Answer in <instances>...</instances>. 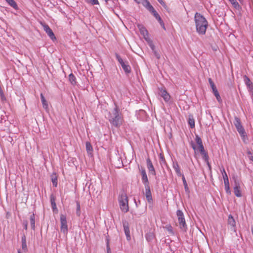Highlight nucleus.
Returning a JSON list of instances; mask_svg holds the SVG:
<instances>
[{
	"instance_id": "obj_9",
	"label": "nucleus",
	"mask_w": 253,
	"mask_h": 253,
	"mask_svg": "<svg viewBox=\"0 0 253 253\" xmlns=\"http://www.w3.org/2000/svg\"><path fill=\"white\" fill-rule=\"evenodd\" d=\"M139 170L141 172L142 176V182L144 186H149V182L145 169L143 168H141L139 169Z\"/></svg>"
},
{
	"instance_id": "obj_57",
	"label": "nucleus",
	"mask_w": 253,
	"mask_h": 253,
	"mask_svg": "<svg viewBox=\"0 0 253 253\" xmlns=\"http://www.w3.org/2000/svg\"><path fill=\"white\" fill-rule=\"evenodd\" d=\"M222 176H223V180L224 179V178H226V179L228 178L226 173H223V174L222 175Z\"/></svg>"
},
{
	"instance_id": "obj_5",
	"label": "nucleus",
	"mask_w": 253,
	"mask_h": 253,
	"mask_svg": "<svg viewBox=\"0 0 253 253\" xmlns=\"http://www.w3.org/2000/svg\"><path fill=\"white\" fill-rule=\"evenodd\" d=\"M176 215L178 217V221L180 228L181 230L186 231L187 229V225L183 212L181 210H178L176 211Z\"/></svg>"
},
{
	"instance_id": "obj_53",
	"label": "nucleus",
	"mask_w": 253,
	"mask_h": 253,
	"mask_svg": "<svg viewBox=\"0 0 253 253\" xmlns=\"http://www.w3.org/2000/svg\"><path fill=\"white\" fill-rule=\"evenodd\" d=\"M150 46L151 48L153 50V51L155 50H154V49H155V45L153 44V43L152 42L150 44Z\"/></svg>"
},
{
	"instance_id": "obj_29",
	"label": "nucleus",
	"mask_w": 253,
	"mask_h": 253,
	"mask_svg": "<svg viewBox=\"0 0 253 253\" xmlns=\"http://www.w3.org/2000/svg\"><path fill=\"white\" fill-rule=\"evenodd\" d=\"M201 154L202 155V158L203 160L205 161V162L209 161V157L207 151H205L204 152L201 153Z\"/></svg>"
},
{
	"instance_id": "obj_34",
	"label": "nucleus",
	"mask_w": 253,
	"mask_h": 253,
	"mask_svg": "<svg viewBox=\"0 0 253 253\" xmlns=\"http://www.w3.org/2000/svg\"><path fill=\"white\" fill-rule=\"evenodd\" d=\"M231 3L233 5V6L236 8V9H239L241 8V6L239 3L236 0H234L232 1Z\"/></svg>"
},
{
	"instance_id": "obj_36",
	"label": "nucleus",
	"mask_w": 253,
	"mask_h": 253,
	"mask_svg": "<svg viewBox=\"0 0 253 253\" xmlns=\"http://www.w3.org/2000/svg\"><path fill=\"white\" fill-rule=\"evenodd\" d=\"M0 97L2 102H4L6 101V98L4 95L3 90L0 91Z\"/></svg>"
},
{
	"instance_id": "obj_25",
	"label": "nucleus",
	"mask_w": 253,
	"mask_h": 253,
	"mask_svg": "<svg viewBox=\"0 0 253 253\" xmlns=\"http://www.w3.org/2000/svg\"><path fill=\"white\" fill-rule=\"evenodd\" d=\"M69 80L72 84L75 85L76 84V78L73 74L71 73L69 75Z\"/></svg>"
},
{
	"instance_id": "obj_52",
	"label": "nucleus",
	"mask_w": 253,
	"mask_h": 253,
	"mask_svg": "<svg viewBox=\"0 0 253 253\" xmlns=\"http://www.w3.org/2000/svg\"><path fill=\"white\" fill-rule=\"evenodd\" d=\"M205 163L207 164L209 169L211 170V164L209 163V161H208V162H205Z\"/></svg>"
},
{
	"instance_id": "obj_26",
	"label": "nucleus",
	"mask_w": 253,
	"mask_h": 253,
	"mask_svg": "<svg viewBox=\"0 0 253 253\" xmlns=\"http://www.w3.org/2000/svg\"><path fill=\"white\" fill-rule=\"evenodd\" d=\"M8 4L11 7L16 9L18 8V6L16 2L14 0H5Z\"/></svg>"
},
{
	"instance_id": "obj_8",
	"label": "nucleus",
	"mask_w": 253,
	"mask_h": 253,
	"mask_svg": "<svg viewBox=\"0 0 253 253\" xmlns=\"http://www.w3.org/2000/svg\"><path fill=\"white\" fill-rule=\"evenodd\" d=\"M123 225L126 239L127 241H129L131 239V237L130 234L129 223L127 221L124 220L123 221Z\"/></svg>"
},
{
	"instance_id": "obj_15",
	"label": "nucleus",
	"mask_w": 253,
	"mask_h": 253,
	"mask_svg": "<svg viewBox=\"0 0 253 253\" xmlns=\"http://www.w3.org/2000/svg\"><path fill=\"white\" fill-rule=\"evenodd\" d=\"M172 167L178 176L182 177L184 174L181 172L179 165L176 162H173Z\"/></svg>"
},
{
	"instance_id": "obj_2",
	"label": "nucleus",
	"mask_w": 253,
	"mask_h": 253,
	"mask_svg": "<svg viewBox=\"0 0 253 253\" xmlns=\"http://www.w3.org/2000/svg\"><path fill=\"white\" fill-rule=\"evenodd\" d=\"M196 32L198 34L204 35L208 26V22L203 15L196 12L194 16Z\"/></svg>"
},
{
	"instance_id": "obj_46",
	"label": "nucleus",
	"mask_w": 253,
	"mask_h": 253,
	"mask_svg": "<svg viewBox=\"0 0 253 253\" xmlns=\"http://www.w3.org/2000/svg\"><path fill=\"white\" fill-rule=\"evenodd\" d=\"M153 52H154V54L155 56H156V57L157 59H160V54L156 50H154Z\"/></svg>"
},
{
	"instance_id": "obj_6",
	"label": "nucleus",
	"mask_w": 253,
	"mask_h": 253,
	"mask_svg": "<svg viewBox=\"0 0 253 253\" xmlns=\"http://www.w3.org/2000/svg\"><path fill=\"white\" fill-rule=\"evenodd\" d=\"M115 56L116 57L117 60L119 62V63L121 64L123 70L124 72L128 74L130 73L131 72V67L128 64H126L125 62L123 61L121 57L118 54L116 53Z\"/></svg>"
},
{
	"instance_id": "obj_37",
	"label": "nucleus",
	"mask_w": 253,
	"mask_h": 253,
	"mask_svg": "<svg viewBox=\"0 0 253 253\" xmlns=\"http://www.w3.org/2000/svg\"><path fill=\"white\" fill-rule=\"evenodd\" d=\"M51 181L53 184V186L57 187V178L56 176H53L52 175L51 176Z\"/></svg>"
},
{
	"instance_id": "obj_45",
	"label": "nucleus",
	"mask_w": 253,
	"mask_h": 253,
	"mask_svg": "<svg viewBox=\"0 0 253 253\" xmlns=\"http://www.w3.org/2000/svg\"><path fill=\"white\" fill-rule=\"evenodd\" d=\"M23 226H24V228L25 230H27L28 222L26 220L24 221L23 222Z\"/></svg>"
},
{
	"instance_id": "obj_3",
	"label": "nucleus",
	"mask_w": 253,
	"mask_h": 253,
	"mask_svg": "<svg viewBox=\"0 0 253 253\" xmlns=\"http://www.w3.org/2000/svg\"><path fill=\"white\" fill-rule=\"evenodd\" d=\"M234 125L235 126L238 133L242 137L244 142L247 143V140L248 139L247 135L246 134L245 130L242 125L241 120L238 117H235Z\"/></svg>"
},
{
	"instance_id": "obj_31",
	"label": "nucleus",
	"mask_w": 253,
	"mask_h": 253,
	"mask_svg": "<svg viewBox=\"0 0 253 253\" xmlns=\"http://www.w3.org/2000/svg\"><path fill=\"white\" fill-rule=\"evenodd\" d=\"M155 17V18L159 21H161L162 19L158 12L155 10V9H154L151 12Z\"/></svg>"
},
{
	"instance_id": "obj_32",
	"label": "nucleus",
	"mask_w": 253,
	"mask_h": 253,
	"mask_svg": "<svg viewBox=\"0 0 253 253\" xmlns=\"http://www.w3.org/2000/svg\"><path fill=\"white\" fill-rule=\"evenodd\" d=\"M195 140H196V143L197 144L198 146L203 145L202 140L201 138H200V137L199 136V135H196Z\"/></svg>"
},
{
	"instance_id": "obj_43",
	"label": "nucleus",
	"mask_w": 253,
	"mask_h": 253,
	"mask_svg": "<svg viewBox=\"0 0 253 253\" xmlns=\"http://www.w3.org/2000/svg\"><path fill=\"white\" fill-rule=\"evenodd\" d=\"M225 189L226 193H227L228 194H231V191H230V189L229 186H225Z\"/></svg>"
},
{
	"instance_id": "obj_7",
	"label": "nucleus",
	"mask_w": 253,
	"mask_h": 253,
	"mask_svg": "<svg viewBox=\"0 0 253 253\" xmlns=\"http://www.w3.org/2000/svg\"><path fill=\"white\" fill-rule=\"evenodd\" d=\"M60 220L61 223V231L63 232L64 234H67L68 232V225L66 216L64 214H61Z\"/></svg>"
},
{
	"instance_id": "obj_42",
	"label": "nucleus",
	"mask_w": 253,
	"mask_h": 253,
	"mask_svg": "<svg viewBox=\"0 0 253 253\" xmlns=\"http://www.w3.org/2000/svg\"><path fill=\"white\" fill-rule=\"evenodd\" d=\"M88 3H91L92 5L99 4L98 0H91Z\"/></svg>"
},
{
	"instance_id": "obj_61",
	"label": "nucleus",
	"mask_w": 253,
	"mask_h": 253,
	"mask_svg": "<svg viewBox=\"0 0 253 253\" xmlns=\"http://www.w3.org/2000/svg\"><path fill=\"white\" fill-rule=\"evenodd\" d=\"M106 2V3H108V2L110 0H104Z\"/></svg>"
},
{
	"instance_id": "obj_47",
	"label": "nucleus",
	"mask_w": 253,
	"mask_h": 253,
	"mask_svg": "<svg viewBox=\"0 0 253 253\" xmlns=\"http://www.w3.org/2000/svg\"><path fill=\"white\" fill-rule=\"evenodd\" d=\"M159 3L164 7H165L166 6V4L165 2H164V0H157Z\"/></svg>"
},
{
	"instance_id": "obj_55",
	"label": "nucleus",
	"mask_w": 253,
	"mask_h": 253,
	"mask_svg": "<svg viewBox=\"0 0 253 253\" xmlns=\"http://www.w3.org/2000/svg\"><path fill=\"white\" fill-rule=\"evenodd\" d=\"M220 171L222 175L223 174V173H226L223 167H222V169H220Z\"/></svg>"
},
{
	"instance_id": "obj_19",
	"label": "nucleus",
	"mask_w": 253,
	"mask_h": 253,
	"mask_svg": "<svg viewBox=\"0 0 253 253\" xmlns=\"http://www.w3.org/2000/svg\"><path fill=\"white\" fill-rule=\"evenodd\" d=\"M155 238V235L153 232H149L145 235L146 240L149 242H152Z\"/></svg>"
},
{
	"instance_id": "obj_4",
	"label": "nucleus",
	"mask_w": 253,
	"mask_h": 253,
	"mask_svg": "<svg viewBox=\"0 0 253 253\" xmlns=\"http://www.w3.org/2000/svg\"><path fill=\"white\" fill-rule=\"evenodd\" d=\"M118 201L120 209L124 212L128 211V199L126 194L125 192L120 194L118 197Z\"/></svg>"
},
{
	"instance_id": "obj_56",
	"label": "nucleus",
	"mask_w": 253,
	"mask_h": 253,
	"mask_svg": "<svg viewBox=\"0 0 253 253\" xmlns=\"http://www.w3.org/2000/svg\"><path fill=\"white\" fill-rule=\"evenodd\" d=\"M107 253H111L110 248L108 245L107 246Z\"/></svg>"
},
{
	"instance_id": "obj_58",
	"label": "nucleus",
	"mask_w": 253,
	"mask_h": 253,
	"mask_svg": "<svg viewBox=\"0 0 253 253\" xmlns=\"http://www.w3.org/2000/svg\"><path fill=\"white\" fill-rule=\"evenodd\" d=\"M134 1L137 4L141 3V0H134Z\"/></svg>"
},
{
	"instance_id": "obj_23",
	"label": "nucleus",
	"mask_w": 253,
	"mask_h": 253,
	"mask_svg": "<svg viewBox=\"0 0 253 253\" xmlns=\"http://www.w3.org/2000/svg\"><path fill=\"white\" fill-rule=\"evenodd\" d=\"M85 148H86L87 153L89 155L91 154L93 152V148H92V145L90 142H86Z\"/></svg>"
},
{
	"instance_id": "obj_62",
	"label": "nucleus",
	"mask_w": 253,
	"mask_h": 253,
	"mask_svg": "<svg viewBox=\"0 0 253 253\" xmlns=\"http://www.w3.org/2000/svg\"><path fill=\"white\" fill-rule=\"evenodd\" d=\"M91 0H85L87 2H89Z\"/></svg>"
},
{
	"instance_id": "obj_1",
	"label": "nucleus",
	"mask_w": 253,
	"mask_h": 253,
	"mask_svg": "<svg viewBox=\"0 0 253 253\" xmlns=\"http://www.w3.org/2000/svg\"><path fill=\"white\" fill-rule=\"evenodd\" d=\"M114 106V108L109 112L107 118L112 126L119 127L122 124L123 116L119 107L115 103Z\"/></svg>"
},
{
	"instance_id": "obj_44",
	"label": "nucleus",
	"mask_w": 253,
	"mask_h": 253,
	"mask_svg": "<svg viewBox=\"0 0 253 253\" xmlns=\"http://www.w3.org/2000/svg\"><path fill=\"white\" fill-rule=\"evenodd\" d=\"M224 183L225 186H229V181L228 178V179L224 178Z\"/></svg>"
},
{
	"instance_id": "obj_10",
	"label": "nucleus",
	"mask_w": 253,
	"mask_h": 253,
	"mask_svg": "<svg viewBox=\"0 0 253 253\" xmlns=\"http://www.w3.org/2000/svg\"><path fill=\"white\" fill-rule=\"evenodd\" d=\"M160 95L162 97L165 101L167 103L170 102V96L169 93L165 89H161L159 92Z\"/></svg>"
},
{
	"instance_id": "obj_59",
	"label": "nucleus",
	"mask_w": 253,
	"mask_h": 253,
	"mask_svg": "<svg viewBox=\"0 0 253 253\" xmlns=\"http://www.w3.org/2000/svg\"><path fill=\"white\" fill-rule=\"evenodd\" d=\"M211 88L212 90V89H215V88H216V86H215V84H211Z\"/></svg>"
},
{
	"instance_id": "obj_40",
	"label": "nucleus",
	"mask_w": 253,
	"mask_h": 253,
	"mask_svg": "<svg viewBox=\"0 0 253 253\" xmlns=\"http://www.w3.org/2000/svg\"><path fill=\"white\" fill-rule=\"evenodd\" d=\"M198 148L200 153H203V152H204V151H206L205 150V148H204V147L203 145H201V146H198Z\"/></svg>"
},
{
	"instance_id": "obj_21",
	"label": "nucleus",
	"mask_w": 253,
	"mask_h": 253,
	"mask_svg": "<svg viewBox=\"0 0 253 253\" xmlns=\"http://www.w3.org/2000/svg\"><path fill=\"white\" fill-rule=\"evenodd\" d=\"M41 101L42 102V106L45 109H47L48 108V103L47 101L46 100L43 94L42 93H41L40 94Z\"/></svg>"
},
{
	"instance_id": "obj_30",
	"label": "nucleus",
	"mask_w": 253,
	"mask_h": 253,
	"mask_svg": "<svg viewBox=\"0 0 253 253\" xmlns=\"http://www.w3.org/2000/svg\"><path fill=\"white\" fill-rule=\"evenodd\" d=\"M244 81L245 84H246V86H248L250 84H252L253 83L251 81L250 79L248 77H247L246 75H245L243 77Z\"/></svg>"
},
{
	"instance_id": "obj_33",
	"label": "nucleus",
	"mask_w": 253,
	"mask_h": 253,
	"mask_svg": "<svg viewBox=\"0 0 253 253\" xmlns=\"http://www.w3.org/2000/svg\"><path fill=\"white\" fill-rule=\"evenodd\" d=\"M188 124L191 128H193L195 127V120L193 118H189Z\"/></svg>"
},
{
	"instance_id": "obj_48",
	"label": "nucleus",
	"mask_w": 253,
	"mask_h": 253,
	"mask_svg": "<svg viewBox=\"0 0 253 253\" xmlns=\"http://www.w3.org/2000/svg\"><path fill=\"white\" fill-rule=\"evenodd\" d=\"M51 207L53 211L57 210V207L56 203L51 204Z\"/></svg>"
},
{
	"instance_id": "obj_24",
	"label": "nucleus",
	"mask_w": 253,
	"mask_h": 253,
	"mask_svg": "<svg viewBox=\"0 0 253 253\" xmlns=\"http://www.w3.org/2000/svg\"><path fill=\"white\" fill-rule=\"evenodd\" d=\"M22 241V248L24 251L27 250V244H26V238L25 235H23L21 238Z\"/></svg>"
},
{
	"instance_id": "obj_51",
	"label": "nucleus",
	"mask_w": 253,
	"mask_h": 253,
	"mask_svg": "<svg viewBox=\"0 0 253 253\" xmlns=\"http://www.w3.org/2000/svg\"><path fill=\"white\" fill-rule=\"evenodd\" d=\"M248 154L251 155V156H250V157H249L250 160L253 162V154H252V153L250 151L248 152Z\"/></svg>"
},
{
	"instance_id": "obj_14",
	"label": "nucleus",
	"mask_w": 253,
	"mask_h": 253,
	"mask_svg": "<svg viewBox=\"0 0 253 253\" xmlns=\"http://www.w3.org/2000/svg\"><path fill=\"white\" fill-rule=\"evenodd\" d=\"M141 4L150 12L155 9L148 0H141Z\"/></svg>"
},
{
	"instance_id": "obj_11",
	"label": "nucleus",
	"mask_w": 253,
	"mask_h": 253,
	"mask_svg": "<svg viewBox=\"0 0 253 253\" xmlns=\"http://www.w3.org/2000/svg\"><path fill=\"white\" fill-rule=\"evenodd\" d=\"M43 28L44 31L48 35L49 37L52 40H54L56 39V37L51 28L48 25L44 24L43 25Z\"/></svg>"
},
{
	"instance_id": "obj_18",
	"label": "nucleus",
	"mask_w": 253,
	"mask_h": 253,
	"mask_svg": "<svg viewBox=\"0 0 253 253\" xmlns=\"http://www.w3.org/2000/svg\"><path fill=\"white\" fill-rule=\"evenodd\" d=\"M138 28L139 29L141 34L142 35L144 36L145 39L147 40L146 37H148L149 34L147 29L142 25H139Z\"/></svg>"
},
{
	"instance_id": "obj_22",
	"label": "nucleus",
	"mask_w": 253,
	"mask_h": 253,
	"mask_svg": "<svg viewBox=\"0 0 253 253\" xmlns=\"http://www.w3.org/2000/svg\"><path fill=\"white\" fill-rule=\"evenodd\" d=\"M212 91L214 96H215L217 101L219 103H221L222 99L217 88H216L214 89H212Z\"/></svg>"
},
{
	"instance_id": "obj_13",
	"label": "nucleus",
	"mask_w": 253,
	"mask_h": 253,
	"mask_svg": "<svg viewBox=\"0 0 253 253\" xmlns=\"http://www.w3.org/2000/svg\"><path fill=\"white\" fill-rule=\"evenodd\" d=\"M147 166L149 172L153 175H156V171L153 164L149 158L146 160Z\"/></svg>"
},
{
	"instance_id": "obj_27",
	"label": "nucleus",
	"mask_w": 253,
	"mask_h": 253,
	"mask_svg": "<svg viewBox=\"0 0 253 253\" xmlns=\"http://www.w3.org/2000/svg\"><path fill=\"white\" fill-rule=\"evenodd\" d=\"M181 177H182V180L183 183V185L184 186V189H185V192L187 193H189V187L188 186V184H187V183L185 179L184 175H182V176Z\"/></svg>"
},
{
	"instance_id": "obj_64",
	"label": "nucleus",
	"mask_w": 253,
	"mask_h": 253,
	"mask_svg": "<svg viewBox=\"0 0 253 253\" xmlns=\"http://www.w3.org/2000/svg\"><path fill=\"white\" fill-rule=\"evenodd\" d=\"M18 253H21L20 250L18 251Z\"/></svg>"
},
{
	"instance_id": "obj_35",
	"label": "nucleus",
	"mask_w": 253,
	"mask_h": 253,
	"mask_svg": "<svg viewBox=\"0 0 253 253\" xmlns=\"http://www.w3.org/2000/svg\"><path fill=\"white\" fill-rule=\"evenodd\" d=\"M160 163L162 166L167 165V163L165 159V157L161 154L160 156Z\"/></svg>"
},
{
	"instance_id": "obj_38",
	"label": "nucleus",
	"mask_w": 253,
	"mask_h": 253,
	"mask_svg": "<svg viewBox=\"0 0 253 253\" xmlns=\"http://www.w3.org/2000/svg\"><path fill=\"white\" fill-rule=\"evenodd\" d=\"M247 87V89L248 91L250 93H253V83L250 84L249 85H248Z\"/></svg>"
},
{
	"instance_id": "obj_28",
	"label": "nucleus",
	"mask_w": 253,
	"mask_h": 253,
	"mask_svg": "<svg viewBox=\"0 0 253 253\" xmlns=\"http://www.w3.org/2000/svg\"><path fill=\"white\" fill-rule=\"evenodd\" d=\"M76 214L79 217L81 215V206H80V203L78 201H77L76 202Z\"/></svg>"
},
{
	"instance_id": "obj_17",
	"label": "nucleus",
	"mask_w": 253,
	"mask_h": 253,
	"mask_svg": "<svg viewBox=\"0 0 253 253\" xmlns=\"http://www.w3.org/2000/svg\"><path fill=\"white\" fill-rule=\"evenodd\" d=\"M228 223L233 228L234 231H235L236 222L231 214H229L228 217Z\"/></svg>"
},
{
	"instance_id": "obj_20",
	"label": "nucleus",
	"mask_w": 253,
	"mask_h": 253,
	"mask_svg": "<svg viewBox=\"0 0 253 253\" xmlns=\"http://www.w3.org/2000/svg\"><path fill=\"white\" fill-rule=\"evenodd\" d=\"M30 222L31 228L34 230L35 229V215L34 213L30 216Z\"/></svg>"
},
{
	"instance_id": "obj_49",
	"label": "nucleus",
	"mask_w": 253,
	"mask_h": 253,
	"mask_svg": "<svg viewBox=\"0 0 253 253\" xmlns=\"http://www.w3.org/2000/svg\"><path fill=\"white\" fill-rule=\"evenodd\" d=\"M190 145H191V147L193 148V149L194 151H196V145H195V144L192 141L191 142Z\"/></svg>"
},
{
	"instance_id": "obj_63",
	"label": "nucleus",
	"mask_w": 253,
	"mask_h": 253,
	"mask_svg": "<svg viewBox=\"0 0 253 253\" xmlns=\"http://www.w3.org/2000/svg\"><path fill=\"white\" fill-rule=\"evenodd\" d=\"M230 2H231L232 1H234V0H228Z\"/></svg>"
},
{
	"instance_id": "obj_50",
	"label": "nucleus",
	"mask_w": 253,
	"mask_h": 253,
	"mask_svg": "<svg viewBox=\"0 0 253 253\" xmlns=\"http://www.w3.org/2000/svg\"><path fill=\"white\" fill-rule=\"evenodd\" d=\"M159 22L160 24L161 25V26L165 30L166 28L165 27V24H164V23L163 22L162 19L161 20V21H159Z\"/></svg>"
},
{
	"instance_id": "obj_54",
	"label": "nucleus",
	"mask_w": 253,
	"mask_h": 253,
	"mask_svg": "<svg viewBox=\"0 0 253 253\" xmlns=\"http://www.w3.org/2000/svg\"><path fill=\"white\" fill-rule=\"evenodd\" d=\"M208 81H209V84H210V85H211V84H214V83H213V82L212 81V80H211V78H209L208 79Z\"/></svg>"
},
{
	"instance_id": "obj_12",
	"label": "nucleus",
	"mask_w": 253,
	"mask_h": 253,
	"mask_svg": "<svg viewBox=\"0 0 253 253\" xmlns=\"http://www.w3.org/2000/svg\"><path fill=\"white\" fill-rule=\"evenodd\" d=\"M145 190V196L149 203H152L153 201L150 187L149 186H144Z\"/></svg>"
},
{
	"instance_id": "obj_41",
	"label": "nucleus",
	"mask_w": 253,
	"mask_h": 253,
	"mask_svg": "<svg viewBox=\"0 0 253 253\" xmlns=\"http://www.w3.org/2000/svg\"><path fill=\"white\" fill-rule=\"evenodd\" d=\"M50 200L51 204H53V203H55V198L54 196H53V195H51L50 196Z\"/></svg>"
},
{
	"instance_id": "obj_60",
	"label": "nucleus",
	"mask_w": 253,
	"mask_h": 253,
	"mask_svg": "<svg viewBox=\"0 0 253 253\" xmlns=\"http://www.w3.org/2000/svg\"><path fill=\"white\" fill-rule=\"evenodd\" d=\"M251 93V98L253 100V93Z\"/></svg>"
},
{
	"instance_id": "obj_16",
	"label": "nucleus",
	"mask_w": 253,
	"mask_h": 253,
	"mask_svg": "<svg viewBox=\"0 0 253 253\" xmlns=\"http://www.w3.org/2000/svg\"><path fill=\"white\" fill-rule=\"evenodd\" d=\"M234 192L236 196L237 197H241L242 196L240 184L237 182H235V186L234 187Z\"/></svg>"
},
{
	"instance_id": "obj_39",
	"label": "nucleus",
	"mask_w": 253,
	"mask_h": 253,
	"mask_svg": "<svg viewBox=\"0 0 253 253\" xmlns=\"http://www.w3.org/2000/svg\"><path fill=\"white\" fill-rule=\"evenodd\" d=\"M166 229L169 232V233L173 234L172 227L170 225H168L166 226Z\"/></svg>"
}]
</instances>
